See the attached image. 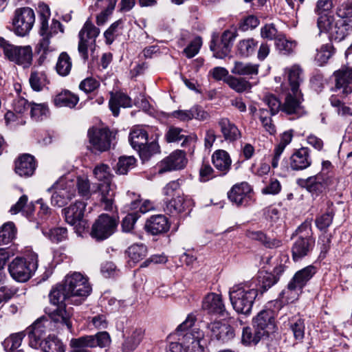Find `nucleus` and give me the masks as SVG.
<instances>
[{"instance_id": "obj_61", "label": "nucleus", "mask_w": 352, "mask_h": 352, "mask_svg": "<svg viewBox=\"0 0 352 352\" xmlns=\"http://www.w3.org/2000/svg\"><path fill=\"white\" fill-rule=\"evenodd\" d=\"M260 120L265 130L270 135L275 134L276 130L275 125L272 123V120L269 116V113L265 109L260 110Z\"/></svg>"}, {"instance_id": "obj_1", "label": "nucleus", "mask_w": 352, "mask_h": 352, "mask_svg": "<svg viewBox=\"0 0 352 352\" xmlns=\"http://www.w3.org/2000/svg\"><path fill=\"white\" fill-rule=\"evenodd\" d=\"M91 292V287L85 276L79 272L69 274L62 284L52 289L49 294L50 302L56 307L53 309L47 307L45 312L53 321L65 325L72 331V324L70 319L72 314L66 309L65 302L80 305Z\"/></svg>"}, {"instance_id": "obj_55", "label": "nucleus", "mask_w": 352, "mask_h": 352, "mask_svg": "<svg viewBox=\"0 0 352 352\" xmlns=\"http://www.w3.org/2000/svg\"><path fill=\"white\" fill-rule=\"evenodd\" d=\"M43 233L54 243H59L67 236V230L65 228H54Z\"/></svg>"}, {"instance_id": "obj_21", "label": "nucleus", "mask_w": 352, "mask_h": 352, "mask_svg": "<svg viewBox=\"0 0 352 352\" xmlns=\"http://www.w3.org/2000/svg\"><path fill=\"white\" fill-rule=\"evenodd\" d=\"M204 334L199 329H193L183 336V344L190 352H204Z\"/></svg>"}, {"instance_id": "obj_15", "label": "nucleus", "mask_w": 352, "mask_h": 352, "mask_svg": "<svg viewBox=\"0 0 352 352\" xmlns=\"http://www.w3.org/2000/svg\"><path fill=\"white\" fill-rule=\"evenodd\" d=\"M298 230L300 233L305 231L307 234L299 236L292 247V257L295 261L307 255L314 243V239L309 235V232L311 231V228L309 226L302 225Z\"/></svg>"}, {"instance_id": "obj_38", "label": "nucleus", "mask_w": 352, "mask_h": 352, "mask_svg": "<svg viewBox=\"0 0 352 352\" xmlns=\"http://www.w3.org/2000/svg\"><path fill=\"white\" fill-rule=\"evenodd\" d=\"M190 201L181 194H177L176 197L166 201L165 211L170 214L182 213L186 210V204Z\"/></svg>"}, {"instance_id": "obj_58", "label": "nucleus", "mask_w": 352, "mask_h": 352, "mask_svg": "<svg viewBox=\"0 0 352 352\" xmlns=\"http://www.w3.org/2000/svg\"><path fill=\"white\" fill-rule=\"evenodd\" d=\"M336 14L340 19H351L352 0H346L340 3L336 8Z\"/></svg>"}, {"instance_id": "obj_37", "label": "nucleus", "mask_w": 352, "mask_h": 352, "mask_svg": "<svg viewBox=\"0 0 352 352\" xmlns=\"http://www.w3.org/2000/svg\"><path fill=\"white\" fill-rule=\"evenodd\" d=\"M290 90L296 94L300 82L303 80L302 70L299 65H294L286 69Z\"/></svg>"}, {"instance_id": "obj_23", "label": "nucleus", "mask_w": 352, "mask_h": 352, "mask_svg": "<svg viewBox=\"0 0 352 352\" xmlns=\"http://www.w3.org/2000/svg\"><path fill=\"white\" fill-rule=\"evenodd\" d=\"M282 110L287 114L294 115L296 118L302 116L305 111L301 105V93L297 91L296 94H293L290 91L287 94Z\"/></svg>"}, {"instance_id": "obj_64", "label": "nucleus", "mask_w": 352, "mask_h": 352, "mask_svg": "<svg viewBox=\"0 0 352 352\" xmlns=\"http://www.w3.org/2000/svg\"><path fill=\"white\" fill-rule=\"evenodd\" d=\"M48 113L47 106L45 103H32L30 113L32 118L39 120Z\"/></svg>"}, {"instance_id": "obj_31", "label": "nucleus", "mask_w": 352, "mask_h": 352, "mask_svg": "<svg viewBox=\"0 0 352 352\" xmlns=\"http://www.w3.org/2000/svg\"><path fill=\"white\" fill-rule=\"evenodd\" d=\"M311 164L309 150L302 147L296 151L290 158V167L294 170H304Z\"/></svg>"}, {"instance_id": "obj_62", "label": "nucleus", "mask_w": 352, "mask_h": 352, "mask_svg": "<svg viewBox=\"0 0 352 352\" xmlns=\"http://www.w3.org/2000/svg\"><path fill=\"white\" fill-rule=\"evenodd\" d=\"M202 45V39L200 36H196L190 44L184 50V54L190 58L198 54Z\"/></svg>"}, {"instance_id": "obj_42", "label": "nucleus", "mask_w": 352, "mask_h": 352, "mask_svg": "<svg viewBox=\"0 0 352 352\" xmlns=\"http://www.w3.org/2000/svg\"><path fill=\"white\" fill-rule=\"evenodd\" d=\"M24 334L22 332L14 333L7 338L3 342L7 352H24L21 348Z\"/></svg>"}, {"instance_id": "obj_7", "label": "nucleus", "mask_w": 352, "mask_h": 352, "mask_svg": "<svg viewBox=\"0 0 352 352\" xmlns=\"http://www.w3.org/2000/svg\"><path fill=\"white\" fill-rule=\"evenodd\" d=\"M317 270L314 265H309L295 273L292 280L289 282L287 289L283 292V294L291 296L287 297L288 300L294 301L296 299L302 288L307 282L314 276Z\"/></svg>"}, {"instance_id": "obj_22", "label": "nucleus", "mask_w": 352, "mask_h": 352, "mask_svg": "<svg viewBox=\"0 0 352 352\" xmlns=\"http://www.w3.org/2000/svg\"><path fill=\"white\" fill-rule=\"evenodd\" d=\"M41 32V28H39V34L42 36V39L38 44V51L47 54L48 52H52L53 49L50 47V38L56 34L58 32L63 33L64 30L63 25L57 20H53L50 28H47L44 31Z\"/></svg>"}, {"instance_id": "obj_11", "label": "nucleus", "mask_w": 352, "mask_h": 352, "mask_svg": "<svg viewBox=\"0 0 352 352\" xmlns=\"http://www.w3.org/2000/svg\"><path fill=\"white\" fill-rule=\"evenodd\" d=\"M35 22V14L32 9L25 7L15 10L12 19L13 29L20 36L27 35Z\"/></svg>"}, {"instance_id": "obj_49", "label": "nucleus", "mask_w": 352, "mask_h": 352, "mask_svg": "<svg viewBox=\"0 0 352 352\" xmlns=\"http://www.w3.org/2000/svg\"><path fill=\"white\" fill-rule=\"evenodd\" d=\"M46 75L44 72H40L38 70L32 69L29 82L31 87L36 91L42 90L43 87L45 85Z\"/></svg>"}, {"instance_id": "obj_3", "label": "nucleus", "mask_w": 352, "mask_h": 352, "mask_svg": "<svg viewBox=\"0 0 352 352\" xmlns=\"http://www.w3.org/2000/svg\"><path fill=\"white\" fill-rule=\"evenodd\" d=\"M38 267V255L28 251L24 258L16 257L9 265L10 276L16 281L28 280Z\"/></svg>"}, {"instance_id": "obj_34", "label": "nucleus", "mask_w": 352, "mask_h": 352, "mask_svg": "<svg viewBox=\"0 0 352 352\" xmlns=\"http://www.w3.org/2000/svg\"><path fill=\"white\" fill-rule=\"evenodd\" d=\"M144 335V331L141 328L134 329L124 339L122 346V352H133L140 344Z\"/></svg>"}, {"instance_id": "obj_48", "label": "nucleus", "mask_w": 352, "mask_h": 352, "mask_svg": "<svg viewBox=\"0 0 352 352\" xmlns=\"http://www.w3.org/2000/svg\"><path fill=\"white\" fill-rule=\"evenodd\" d=\"M225 81L231 89L239 93L250 89L252 87L250 82L243 78L228 76Z\"/></svg>"}, {"instance_id": "obj_53", "label": "nucleus", "mask_w": 352, "mask_h": 352, "mask_svg": "<svg viewBox=\"0 0 352 352\" xmlns=\"http://www.w3.org/2000/svg\"><path fill=\"white\" fill-rule=\"evenodd\" d=\"M256 45L257 42L252 38L243 39L238 43V51L241 55L248 56L254 52Z\"/></svg>"}, {"instance_id": "obj_27", "label": "nucleus", "mask_w": 352, "mask_h": 352, "mask_svg": "<svg viewBox=\"0 0 352 352\" xmlns=\"http://www.w3.org/2000/svg\"><path fill=\"white\" fill-rule=\"evenodd\" d=\"M172 116L182 122L192 119L204 121L209 118L208 112L198 106H194L188 110H177L171 113Z\"/></svg>"}, {"instance_id": "obj_45", "label": "nucleus", "mask_w": 352, "mask_h": 352, "mask_svg": "<svg viewBox=\"0 0 352 352\" xmlns=\"http://www.w3.org/2000/svg\"><path fill=\"white\" fill-rule=\"evenodd\" d=\"M72 67V60L68 54L67 52L60 53L56 65L57 73L60 76H66L70 73Z\"/></svg>"}, {"instance_id": "obj_17", "label": "nucleus", "mask_w": 352, "mask_h": 352, "mask_svg": "<svg viewBox=\"0 0 352 352\" xmlns=\"http://www.w3.org/2000/svg\"><path fill=\"white\" fill-rule=\"evenodd\" d=\"M254 329L263 337H267L276 330L274 312L270 309L262 310L253 320Z\"/></svg>"}, {"instance_id": "obj_44", "label": "nucleus", "mask_w": 352, "mask_h": 352, "mask_svg": "<svg viewBox=\"0 0 352 352\" xmlns=\"http://www.w3.org/2000/svg\"><path fill=\"white\" fill-rule=\"evenodd\" d=\"M126 254L129 258V262L136 263L146 257L147 248L144 244H133L128 248Z\"/></svg>"}, {"instance_id": "obj_32", "label": "nucleus", "mask_w": 352, "mask_h": 352, "mask_svg": "<svg viewBox=\"0 0 352 352\" xmlns=\"http://www.w3.org/2000/svg\"><path fill=\"white\" fill-rule=\"evenodd\" d=\"M36 168L33 156L25 154L19 157L15 162V172L21 177L32 175Z\"/></svg>"}, {"instance_id": "obj_33", "label": "nucleus", "mask_w": 352, "mask_h": 352, "mask_svg": "<svg viewBox=\"0 0 352 352\" xmlns=\"http://www.w3.org/2000/svg\"><path fill=\"white\" fill-rule=\"evenodd\" d=\"M218 125L223 137L226 141L234 142L241 137L237 126L227 118H221L218 120Z\"/></svg>"}, {"instance_id": "obj_29", "label": "nucleus", "mask_w": 352, "mask_h": 352, "mask_svg": "<svg viewBox=\"0 0 352 352\" xmlns=\"http://www.w3.org/2000/svg\"><path fill=\"white\" fill-rule=\"evenodd\" d=\"M352 31V19H342L335 21L329 34L331 39L341 41L344 39Z\"/></svg>"}, {"instance_id": "obj_10", "label": "nucleus", "mask_w": 352, "mask_h": 352, "mask_svg": "<svg viewBox=\"0 0 352 352\" xmlns=\"http://www.w3.org/2000/svg\"><path fill=\"white\" fill-rule=\"evenodd\" d=\"M54 190L52 195V204L62 207L71 200L75 195V182L62 179L52 187ZM51 188L48 189L50 191Z\"/></svg>"}, {"instance_id": "obj_30", "label": "nucleus", "mask_w": 352, "mask_h": 352, "mask_svg": "<svg viewBox=\"0 0 352 352\" xmlns=\"http://www.w3.org/2000/svg\"><path fill=\"white\" fill-rule=\"evenodd\" d=\"M146 230L153 235L160 234L169 230L167 218L162 214L152 216L145 223Z\"/></svg>"}, {"instance_id": "obj_35", "label": "nucleus", "mask_w": 352, "mask_h": 352, "mask_svg": "<svg viewBox=\"0 0 352 352\" xmlns=\"http://www.w3.org/2000/svg\"><path fill=\"white\" fill-rule=\"evenodd\" d=\"M212 161L214 167L223 175L230 170L232 164L228 153L224 150L216 151L212 154Z\"/></svg>"}, {"instance_id": "obj_12", "label": "nucleus", "mask_w": 352, "mask_h": 352, "mask_svg": "<svg viewBox=\"0 0 352 352\" xmlns=\"http://www.w3.org/2000/svg\"><path fill=\"white\" fill-rule=\"evenodd\" d=\"M52 326V322L45 318L36 320L27 329L30 346L32 349H39L44 342L47 332L50 331Z\"/></svg>"}, {"instance_id": "obj_39", "label": "nucleus", "mask_w": 352, "mask_h": 352, "mask_svg": "<svg viewBox=\"0 0 352 352\" xmlns=\"http://www.w3.org/2000/svg\"><path fill=\"white\" fill-rule=\"evenodd\" d=\"M259 65L252 63L234 61L231 73L238 76H253L258 73Z\"/></svg>"}, {"instance_id": "obj_14", "label": "nucleus", "mask_w": 352, "mask_h": 352, "mask_svg": "<svg viewBox=\"0 0 352 352\" xmlns=\"http://www.w3.org/2000/svg\"><path fill=\"white\" fill-rule=\"evenodd\" d=\"M117 226L116 220L106 214H102L92 226L91 236L97 240H104L110 236Z\"/></svg>"}, {"instance_id": "obj_56", "label": "nucleus", "mask_w": 352, "mask_h": 352, "mask_svg": "<svg viewBox=\"0 0 352 352\" xmlns=\"http://www.w3.org/2000/svg\"><path fill=\"white\" fill-rule=\"evenodd\" d=\"M77 187L78 193L80 196L89 197L92 194L93 188H91L89 180L87 178L78 177L75 182V188Z\"/></svg>"}, {"instance_id": "obj_2", "label": "nucleus", "mask_w": 352, "mask_h": 352, "mask_svg": "<svg viewBox=\"0 0 352 352\" xmlns=\"http://www.w3.org/2000/svg\"><path fill=\"white\" fill-rule=\"evenodd\" d=\"M258 294V289L254 283L235 285L229 290L230 300L234 309L243 314H248L251 311Z\"/></svg>"}, {"instance_id": "obj_25", "label": "nucleus", "mask_w": 352, "mask_h": 352, "mask_svg": "<svg viewBox=\"0 0 352 352\" xmlns=\"http://www.w3.org/2000/svg\"><path fill=\"white\" fill-rule=\"evenodd\" d=\"M212 336L223 342H226L234 337V332L231 326L225 322L215 321L208 325Z\"/></svg>"}, {"instance_id": "obj_6", "label": "nucleus", "mask_w": 352, "mask_h": 352, "mask_svg": "<svg viewBox=\"0 0 352 352\" xmlns=\"http://www.w3.org/2000/svg\"><path fill=\"white\" fill-rule=\"evenodd\" d=\"M129 142L132 147L137 150L143 162L147 161L154 154L159 152V145L153 140L148 142V134L140 127L134 128L129 134Z\"/></svg>"}, {"instance_id": "obj_40", "label": "nucleus", "mask_w": 352, "mask_h": 352, "mask_svg": "<svg viewBox=\"0 0 352 352\" xmlns=\"http://www.w3.org/2000/svg\"><path fill=\"white\" fill-rule=\"evenodd\" d=\"M184 131L182 129L171 126L166 134V139L168 142H175L183 140L182 145L185 146L188 142L195 141L197 137L195 135H185Z\"/></svg>"}, {"instance_id": "obj_63", "label": "nucleus", "mask_w": 352, "mask_h": 352, "mask_svg": "<svg viewBox=\"0 0 352 352\" xmlns=\"http://www.w3.org/2000/svg\"><path fill=\"white\" fill-rule=\"evenodd\" d=\"M333 54V47L331 44L322 45L316 56V60L320 65H322L328 61Z\"/></svg>"}, {"instance_id": "obj_36", "label": "nucleus", "mask_w": 352, "mask_h": 352, "mask_svg": "<svg viewBox=\"0 0 352 352\" xmlns=\"http://www.w3.org/2000/svg\"><path fill=\"white\" fill-rule=\"evenodd\" d=\"M132 106L131 99L123 93H116L112 94L109 100V107L113 116L119 115L120 107H131Z\"/></svg>"}, {"instance_id": "obj_28", "label": "nucleus", "mask_w": 352, "mask_h": 352, "mask_svg": "<svg viewBox=\"0 0 352 352\" xmlns=\"http://www.w3.org/2000/svg\"><path fill=\"white\" fill-rule=\"evenodd\" d=\"M202 309L208 313H214L221 316H224L226 311L221 295L215 293H210L204 297L202 301Z\"/></svg>"}, {"instance_id": "obj_26", "label": "nucleus", "mask_w": 352, "mask_h": 352, "mask_svg": "<svg viewBox=\"0 0 352 352\" xmlns=\"http://www.w3.org/2000/svg\"><path fill=\"white\" fill-rule=\"evenodd\" d=\"M251 191V186L247 182L236 184L229 191L228 198L237 206L245 204Z\"/></svg>"}, {"instance_id": "obj_46", "label": "nucleus", "mask_w": 352, "mask_h": 352, "mask_svg": "<svg viewBox=\"0 0 352 352\" xmlns=\"http://www.w3.org/2000/svg\"><path fill=\"white\" fill-rule=\"evenodd\" d=\"M93 174L99 183L111 182L113 177L110 167L104 164L96 165L93 170Z\"/></svg>"}, {"instance_id": "obj_8", "label": "nucleus", "mask_w": 352, "mask_h": 352, "mask_svg": "<svg viewBox=\"0 0 352 352\" xmlns=\"http://www.w3.org/2000/svg\"><path fill=\"white\" fill-rule=\"evenodd\" d=\"M110 342V337L107 332L102 331L94 336H82L72 338L69 346L72 352H89L88 348L96 346L104 347Z\"/></svg>"}, {"instance_id": "obj_43", "label": "nucleus", "mask_w": 352, "mask_h": 352, "mask_svg": "<svg viewBox=\"0 0 352 352\" xmlns=\"http://www.w3.org/2000/svg\"><path fill=\"white\" fill-rule=\"evenodd\" d=\"M39 349L44 352H65V346L55 336L48 335Z\"/></svg>"}, {"instance_id": "obj_18", "label": "nucleus", "mask_w": 352, "mask_h": 352, "mask_svg": "<svg viewBox=\"0 0 352 352\" xmlns=\"http://www.w3.org/2000/svg\"><path fill=\"white\" fill-rule=\"evenodd\" d=\"M116 186L111 182L98 183L93 186V192H99L100 201L107 211H112L114 208V197Z\"/></svg>"}, {"instance_id": "obj_52", "label": "nucleus", "mask_w": 352, "mask_h": 352, "mask_svg": "<svg viewBox=\"0 0 352 352\" xmlns=\"http://www.w3.org/2000/svg\"><path fill=\"white\" fill-rule=\"evenodd\" d=\"M135 159L133 156H122L119 158L116 166V172L120 175L126 174L133 168L135 164Z\"/></svg>"}, {"instance_id": "obj_16", "label": "nucleus", "mask_w": 352, "mask_h": 352, "mask_svg": "<svg viewBox=\"0 0 352 352\" xmlns=\"http://www.w3.org/2000/svg\"><path fill=\"white\" fill-rule=\"evenodd\" d=\"M88 136L93 148L100 152L109 149L113 138L112 132L107 128H92L89 130Z\"/></svg>"}, {"instance_id": "obj_19", "label": "nucleus", "mask_w": 352, "mask_h": 352, "mask_svg": "<svg viewBox=\"0 0 352 352\" xmlns=\"http://www.w3.org/2000/svg\"><path fill=\"white\" fill-rule=\"evenodd\" d=\"M335 87L342 94L348 95L352 93V67L343 66L333 73Z\"/></svg>"}, {"instance_id": "obj_9", "label": "nucleus", "mask_w": 352, "mask_h": 352, "mask_svg": "<svg viewBox=\"0 0 352 352\" xmlns=\"http://www.w3.org/2000/svg\"><path fill=\"white\" fill-rule=\"evenodd\" d=\"M85 208V202L76 201L63 210L66 222L75 227L79 236L89 227L87 221L83 219Z\"/></svg>"}, {"instance_id": "obj_50", "label": "nucleus", "mask_w": 352, "mask_h": 352, "mask_svg": "<svg viewBox=\"0 0 352 352\" xmlns=\"http://www.w3.org/2000/svg\"><path fill=\"white\" fill-rule=\"evenodd\" d=\"M317 15L318 16L317 26L320 32H326L329 34L335 22L334 16L329 14H320Z\"/></svg>"}, {"instance_id": "obj_5", "label": "nucleus", "mask_w": 352, "mask_h": 352, "mask_svg": "<svg viewBox=\"0 0 352 352\" xmlns=\"http://www.w3.org/2000/svg\"><path fill=\"white\" fill-rule=\"evenodd\" d=\"M0 48L10 61L23 68H28L32 65L33 53L30 45H14L0 37Z\"/></svg>"}, {"instance_id": "obj_47", "label": "nucleus", "mask_w": 352, "mask_h": 352, "mask_svg": "<svg viewBox=\"0 0 352 352\" xmlns=\"http://www.w3.org/2000/svg\"><path fill=\"white\" fill-rule=\"evenodd\" d=\"M16 228L12 222H8L0 228V245L10 243L16 236Z\"/></svg>"}, {"instance_id": "obj_51", "label": "nucleus", "mask_w": 352, "mask_h": 352, "mask_svg": "<svg viewBox=\"0 0 352 352\" xmlns=\"http://www.w3.org/2000/svg\"><path fill=\"white\" fill-rule=\"evenodd\" d=\"M123 28L124 21L122 19H119L112 23L104 33L107 43H111L115 38L122 32Z\"/></svg>"}, {"instance_id": "obj_41", "label": "nucleus", "mask_w": 352, "mask_h": 352, "mask_svg": "<svg viewBox=\"0 0 352 352\" xmlns=\"http://www.w3.org/2000/svg\"><path fill=\"white\" fill-rule=\"evenodd\" d=\"M78 101V96L68 90L61 91L54 99V104L59 107H67L74 108Z\"/></svg>"}, {"instance_id": "obj_20", "label": "nucleus", "mask_w": 352, "mask_h": 352, "mask_svg": "<svg viewBox=\"0 0 352 352\" xmlns=\"http://www.w3.org/2000/svg\"><path fill=\"white\" fill-rule=\"evenodd\" d=\"M187 164V159L184 151L177 150L173 152L161 162V168L159 173L180 170Z\"/></svg>"}, {"instance_id": "obj_24", "label": "nucleus", "mask_w": 352, "mask_h": 352, "mask_svg": "<svg viewBox=\"0 0 352 352\" xmlns=\"http://www.w3.org/2000/svg\"><path fill=\"white\" fill-rule=\"evenodd\" d=\"M329 179H324L323 175L318 174L315 176L309 177L307 179H300L297 183L299 186L306 188L312 194L318 195L329 184Z\"/></svg>"}, {"instance_id": "obj_54", "label": "nucleus", "mask_w": 352, "mask_h": 352, "mask_svg": "<svg viewBox=\"0 0 352 352\" xmlns=\"http://www.w3.org/2000/svg\"><path fill=\"white\" fill-rule=\"evenodd\" d=\"M263 338L262 335L258 333V331L254 329V333L250 327L243 328L242 333V342L247 345L256 344Z\"/></svg>"}, {"instance_id": "obj_60", "label": "nucleus", "mask_w": 352, "mask_h": 352, "mask_svg": "<svg viewBox=\"0 0 352 352\" xmlns=\"http://www.w3.org/2000/svg\"><path fill=\"white\" fill-rule=\"evenodd\" d=\"M290 328L293 332L295 339L301 341L305 335L304 320L300 318L294 319L291 322Z\"/></svg>"}, {"instance_id": "obj_57", "label": "nucleus", "mask_w": 352, "mask_h": 352, "mask_svg": "<svg viewBox=\"0 0 352 352\" xmlns=\"http://www.w3.org/2000/svg\"><path fill=\"white\" fill-rule=\"evenodd\" d=\"M38 12L40 17V28H41L42 32H45L44 31L47 28H50L48 25V20L51 16L50 10L47 5L45 3H40L38 5Z\"/></svg>"}, {"instance_id": "obj_13", "label": "nucleus", "mask_w": 352, "mask_h": 352, "mask_svg": "<svg viewBox=\"0 0 352 352\" xmlns=\"http://www.w3.org/2000/svg\"><path fill=\"white\" fill-rule=\"evenodd\" d=\"M236 37V32L228 30L223 32L219 41L218 36L213 34L210 48L214 52V56L217 58H223L227 56Z\"/></svg>"}, {"instance_id": "obj_59", "label": "nucleus", "mask_w": 352, "mask_h": 352, "mask_svg": "<svg viewBox=\"0 0 352 352\" xmlns=\"http://www.w3.org/2000/svg\"><path fill=\"white\" fill-rule=\"evenodd\" d=\"M276 47L284 54L292 52L296 46L295 41H288L284 36L278 35L275 41Z\"/></svg>"}, {"instance_id": "obj_4", "label": "nucleus", "mask_w": 352, "mask_h": 352, "mask_svg": "<svg viewBox=\"0 0 352 352\" xmlns=\"http://www.w3.org/2000/svg\"><path fill=\"white\" fill-rule=\"evenodd\" d=\"M100 34V30L96 28L89 20L83 25L78 33V52L84 60L89 58V52L92 59L97 58L96 54V39Z\"/></svg>"}]
</instances>
